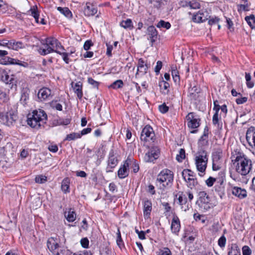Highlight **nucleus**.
Returning a JSON list of instances; mask_svg holds the SVG:
<instances>
[{"instance_id": "f257e3e1", "label": "nucleus", "mask_w": 255, "mask_h": 255, "mask_svg": "<svg viewBox=\"0 0 255 255\" xmlns=\"http://www.w3.org/2000/svg\"><path fill=\"white\" fill-rule=\"evenodd\" d=\"M234 158L232 161H234V164H236V171L242 175H247L252 169L251 160L242 153H238Z\"/></svg>"}, {"instance_id": "f03ea898", "label": "nucleus", "mask_w": 255, "mask_h": 255, "mask_svg": "<svg viewBox=\"0 0 255 255\" xmlns=\"http://www.w3.org/2000/svg\"><path fill=\"white\" fill-rule=\"evenodd\" d=\"M47 120V115L43 110H35L31 115H29L27 124L33 128L38 129L41 127L44 126Z\"/></svg>"}, {"instance_id": "7ed1b4c3", "label": "nucleus", "mask_w": 255, "mask_h": 255, "mask_svg": "<svg viewBox=\"0 0 255 255\" xmlns=\"http://www.w3.org/2000/svg\"><path fill=\"white\" fill-rule=\"evenodd\" d=\"M174 179L173 172L167 168L161 170L157 175L156 182L161 184L164 188L170 187L173 184Z\"/></svg>"}, {"instance_id": "20e7f679", "label": "nucleus", "mask_w": 255, "mask_h": 255, "mask_svg": "<svg viewBox=\"0 0 255 255\" xmlns=\"http://www.w3.org/2000/svg\"><path fill=\"white\" fill-rule=\"evenodd\" d=\"M47 247L54 255H64L68 250L59 245L56 238L51 237L47 242Z\"/></svg>"}, {"instance_id": "39448f33", "label": "nucleus", "mask_w": 255, "mask_h": 255, "mask_svg": "<svg viewBox=\"0 0 255 255\" xmlns=\"http://www.w3.org/2000/svg\"><path fill=\"white\" fill-rule=\"evenodd\" d=\"M198 199L196 204L198 205L200 209L203 211H206L209 210L212 204L210 203V197L205 191H200L198 193Z\"/></svg>"}, {"instance_id": "423d86ee", "label": "nucleus", "mask_w": 255, "mask_h": 255, "mask_svg": "<svg viewBox=\"0 0 255 255\" xmlns=\"http://www.w3.org/2000/svg\"><path fill=\"white\" fill-rule=\"evenodd\" d=\"M47 48H39L38 51L41 55H46L52 52L59 53V50H55V46L58 43V40L54 37H50L45 39Z\"/></svg>"}, {"instance_id": "0eeeda50", "label": "nucleus", "mask_w": 255, "mask_h": 255, "mask_svg": "<svg viewBox=\"0 0 255 255\" xmlns=\"http://www.w3.org/2000/svg\"><path fill=\"white\" fill-rule=\"evenodd\" d=\"M207 161V153L204 150L199 151L196 157V165L197 170L202 173L206 169Z\"/></svg>"}, {"instance_id": "6e6552de", "label": "nucleus", "mask_w": 255, "mask_h": 255, "mask_svg": "<svg viewBox=\"0 0 255 255\" xmlns=\"http://www.w3.org/2000/svg\"><path fill=\"white\" fill-rule=\"evenodd\" d=\"M17 119V115L12 111L0 113V123L7 126H12Z\"/></svg>"}, {"instance_id": "1a4fd4ad", "label": "nucleus", "mask_w": 255, "mask_h": 255, "mask_svg": "<svg viewBox=\"0 0 255 255\" xmlns=\"http://www.w3.org/2000/svg\"><path fill=\"white\" fill-rule=\"evenodd\" d=\"M155 134L152 127L146 125L142 130L140 139L144 142H153Z\"/></svg>"}, {"instance_id": "9d476101", "label": "nucleus", "mask_w": 255, "mask_h": 255, "mask_svg": "<svg viewBox=\"0 0 255 255\" xmlns=\"http://www.w3.org/2000/svg\"><path fill=\"white\" fill-rule=\"evenodd\" d=\"M1 79L6 84L9 85L11 89L16 88L17 80L14 75L12 74L9 75L6 71H3L1 73Z\"/></svg>"}, {"instance_id": "9b49d317", "label": "nucleus", "mask_w": 255, "mask_h": 255, "mask_svg": "<svg viewBox=\"0 0 255 255\" xmlns=\"http://www.w3.org/2000/svg\"><path fill=\"white\" fill-rule=\"evenodd\" d=\"M148 66L142 58L138 59L137 65V70L135 75L136 78H138L146 74Z\"/></svg>"}, {"instance_id": "f8f14e48", "label": "nucleus", "mask_w": 255, "mask_h": 255, "mask_svg": "<svg viewBox=\"0 0 255 255\" xmlns=\"http://www.w3.org/2000/svg\"><path fill=\"white\" fill-rule=\"evenodd\" d=\"M160 150L157 146L152 147L150 150L146 153L145 160L146 162H153L159 157Z\"/></svg>"}, {"instance_id": "ddd939ff", "label": "nucleus", "mask_w": 255, "mask_h": 255, "mask_svg": "<svg viewBox=\"0 0 255 255\" xmlns=\"http://www.w3.org/2000/svg\"><path fill=\"white\" fill-rule=\"evenodd\" d=\"M246 140L249 146L255 150V127H251L246 132Z\"/></svg>"}, {"instance_id": "4468645a", "label": "nucleus", "mask_w": 255, "mask_h": 255, "mask_svg": "<svg viewBox=\"0 0 255 255\" xmlns=\"http://www.w3.org/2000/svg\"><path fill=\"white\" fill-rule=\"evenodd\" d=\"M118 163V160L115 154L114 151L111 150L109 152L108 166L106 168L107 171L112 172V169L117 166Z\"/></svg>"}, {"instance_id": "2eb2a0df", "label": "nucleus", "mask_w": 255, "mask_h": 255, "mask_svg": "<svg viewBox=\"0 0 255 255\" xmlns=\"http://www.w3.org/2000/svg\"><path fill=\"white\" fill-rule=\"evenodd\" d=\"M131 163L130 159H127L124 162L123 165L120 167L118 172V175L120 178H124L128 175V167Z\"/></svg>"}, {"instance_id": "dca6fc26", "label": "nucleus", "mask_w": 255, "mask_h": 255, "mask_svg": "<svg viewBox=\"0 0 255 255\" xmlns=\"http://www.w3.org/2000/svg\"><path fill=\"white\" fill-rule=\"evenodd\" d=\"M188 127L191 128H198L199 125L200 120L197 118L194 113H190L186 117Z\"/></svg>"}, {"instance_id": "f3484780", "label": "nucleus", "mask_w": 255, "mask_h": 255, "mask_svg": "<svg viewBox=\"0 0 255 255\" xmlns=\"http://www.w3.org/2000/svg\"><path fill=\"white\" fill-rule=\"evenodd\" d=\"M52 96L51 91L48 88H42L38 93V98L41 101L50 100Z\"/></svg>"}, {"instance_id": "a211bd4d", "label": "nucleus", "mask_w": 255, "mask_h": 255, "mask_svg": "<svg viewBox=\"0 0 255 255\" xmlns=\"http://www.w3.org/2000/svg\"><path fill=\"white\" fill-rule=\"evenodd\" d=\"M147 34L148 36V39L150 41L151 45L157 38L158 32L153 26H149L147 29Z\"/></svg>"}, {"instance_id": "6ab92c4d", "label": "nucleus", "mask_w": 255, "mask_h": 255, "mask_svg": "<svg viewBox=\"0 0 255 255\" xmlns=\"http://www.w3.org/2000/svg\"><path fill=\"white\" fill-rule=\"evenodd\" d=\"M232 193L233 195L240 199H244L247 196V191L245 189L237 186H235L232 188Z\"/></svg>"}, {"instance_id": "aec40b11", "label": "nucleus", "mask_w": 255, "mask_h": 255, "mask_svg": "<svg viewBox=\"0 0 255 255\" xmlns=\"http://www.w3.org/2000/svg\"><path fill=\"white\" fill-rule=\"evenodd\" d=\"M180 229V222L177 216H174L171 224V230L172 233L178 235Z\"/></svg>"}, {"instance_id": "412c9836", "label": "nucleus", "mask_w": 255, "mask_h": 255, "mask_svg": "<svg viewBox=\"0 0 255 255\" xmlns=\"http://www.w3.org/2000/svg\"><path fill=\"white\" fill-rule=\"evenodd\" d=\"M200 89L196 86L189 88L188 93V97L191 101H194L198 99L199 97Z\"/></svg>"}, {"instance_id": "4be33fe9", "label": "nucleus", "mask_w": 255, "mask_h": 255, "mask_svg": "<svg viewBox=\"0 0 255 255\" xmlns=\"http://www.w3.org/2000/svg\"><path fill=\"white\" fill-rule=\"evenodd\" d=\"M2 44L3 45H6L9 49L15 50H18L24 47L23 44L21 42H16L15 41H8L7 42L3 41Z\"/></svg>"}, {"instance_id": "5701e85b", "label": "nucleus", "mask_w": 255, "mask_h": 255, "mask_svg": "<svg viewBox=\"0 0 255 255\" xmlns=\"http://www.w3.org/2000/svg\"><path fill=\"white\" fill-rule=\"evenodd\" d=\"M84 12L86 16H93L97 12V8L92 4L87 2L86 4Z\"/></svg>"}, {"instance_id": "b1692460", "label": "nucleus", "mask_w": 255, "mask_h": 255, "mask_svg": "<svg viewBox=\"0 0 255 255\" xmlns=\"http://www.w3.org/2000/svg\"><path fill=\"white\" fill-rule=\"evenodd\" d=\"M152 210V203L149 200H145L143 204V216L145 219H148L150 217Z\"/></svg>"}, {"instance_id": "393cba45", "label": "nucleus", "mask_w": 255, "mask_h": 255, "mask_svg": "<svg viewBox=\"0 0 255 255\" xmlns=\"http://www.w3.org/2000/svg\"><path fill=\"white\" fill-rule=\"evenodd\" d=\"M178 195V203L180 205L181 209L182 210L186 211L188 209V206H187V207H184L183 206L187 203V198L186 196L183 194V192H179ZM176 197H177V195H176Z\"/></svg>"}, {"instance_id": "a878e982", "label": "nucleus", "mask_w": 255, "mask_h": 255, "mask_svg": "<svg viewBox=\"0 0 255 255\" xmlns=\"http://www.w3.org/2000/svg\"><path fill=\"white\" fill-rule=\"evenodd\" d=\"M73 90L77 97L81 99L83 97L82 84L80 82L76 83L73 87Z\"/></svg>"}, {"instance_id": "bb28decb", "label": "nucleus", "mask_w": 255, "mask_h": 255, "mask_svg": "<svg viewBox=\"0 0 255 255\" xmlns=\"http://www.w3.org/2000/svg\"><path fill=\"white\" fill-rule=\"evenodd\" d=\"M206 16H205L204 13L199 11L193 16V20L195 22H202L207 19Z\"/></svg>"}, {"instance_id": "cd10ccee", "label": "nucleus", "mask_w": 255, "mask_h": 255, "mask_svg": "<svg viewBox=\"0 0 255 255\" xmlns=\"http://www.w3.org/2000/svg\"><path fill=\"white\" fill-rule=\"evenodd\" d=\"M223 151L221 148L216 149L212 154V160L223 161Z\"/></svg>"}, {"instance_id": "c85d7f7f", "label": "nucleus", "mask_w": 255, "mask_h": 255, "mask_svg": "<svg viewBox=\"0 0 255 255\" xmlns=\"http://www.w3.org/2000/svg\"><path fill=\"white\" fill-rule=\"evenodd\" d=\"M228 250V255H241L240 250L236 244H232Z\"/></svg>"}, {"instance_id": "c756f323", "label": "nucleus", "mask_w": 255, "mask_h": 255, "mask_svg": "<svg viewBox=\"0 0 255 255\" xmlns=\"http://www.w3.org/2000/svg\"><path fill=\"white\" fill-rule=\"evenodd\" d=\"M57 9L68 18H71L72 17V12L68 7H62L59 6L57 7Z\"/></svg>"}, {"instance_id": "7c9ffc66", "label": "nucleus", "mask_w": 255, "mask_h": 255, "mask_svg": "<svg viewBox=\"0 0 255 255\" xmlns=\"http://www.w3.org/2000/svg\"><path fill=\"white\" fill-rule=\"evenodd\" d=\"M187 183V186L188 187L190 188V189H193L194 188L196 185H197L198 182L197 181V179L195 177V176L193 175L190 179L187 180L186 181Z\"/></svg>"}, {"instance_id": "2f4dec72", "label": "nucleus", "mask_w": 255, "mask_h": 255, "mask_svg": "<svg viewBox=\"0 0 255 255\" xmlns=\"http://www.w3.org/2000/svg\"><path fill=\"white\" fill-rule=\"evenodd\" d=\"M65 216L68 222H73L76 220V214L74 211L70 209L68 213H65Z\"/></svg>"}, {"instance_id": "473e14b6", "label": "nucleus", "mask_w": 255, "mask_h": 255, "mask_svg": "<svg viewBox=\"0 0 255 255\" xmlns=\"http://www.w3.org/2000/svg\"><path fill=\"white\" fill-rule=\"evenodd\" d=\"M70 181L68 178H65L61 183V190L65 193L69 192Z\"/></svg>"}, {"instance_id": "72a5a7b5", "label": "nucleus", "mask_w": 255, "mask_h": 255, "mask_svg": "<svg viewBox=\"0 0 255 255\" xmlns=\"http://www.w3.org/2000/svg\"><path fill=\"white\" fill-rule=\"evenodd\" d=\"M224 181L223 179H220L217 182L214 188L215 191L218 193H223L224 191V186L223 185Z\"/></svg>"}, {"instance_id": "f704fd0d", "label": "nucleus", "mask_w": 255, "mask_h": 255, "mask_svg": "<svg viewBox=\"0 0 255 255\" xmlns=\"http://www.w3.org/2000/svg\"><path fill=\"white\" fill-rule=\"evenodd\" d=\"M30 15H32L35 19L36 23H39V14L37 11V7L33 6L28 11Z\"/></svg>"}, {"instance_id": "c9c22d12", "label": "nucleus", "mask_w": 255, "mask_h": 255, "mask_svg": "<svg viewBox=\"0 0 255 255\" xmlns=\"http://www.w3.org/2000/svg\"><path fill=\"white\" fill-rule=\"evenodd\" d=\"M194 175V172L190 169H184L182 172V176L185 182Z\"/></svg>"}, {"instance_id": "e433bc0d", "label": "nucleus", "mask_w": 255, "mask_h": 255, "mask_svg": "<svg viewBox=\"0 0 255 255\" xmlns=\"http://www.w3.org/2000/svg\"><path fill=\"white\" fill-rule=\"evenodd\" d=\"M185 6H189L191 9H198L200 7V3L196 0H193L190 1H186Z\"/></svg>"}, {"instance_id": "4c0bfd02", "label": "nucleus", "mask_w": 255, "mask_h": 255, "mask_svg": "<svg viewBox=\"0 0 255 255\" xmlns=\"http://www.w3.org/2000/svg\"><path fill=\"white\" fill-rule=\"evenodd\" d=\"M223 165V161L212 160V168L214 171L220 170Z\"/></svg>"}, {"instance_id": "58836bf2", "label": "nucleus", "mask_w": 255, "mask_h": 255, "mask_svg": "<svg viewBox=\"0 0 255 255\" xmlns=\"http://www.w3.org/2000/svg\"><path fill=\"white\" fill-rule=\"evenodd\" d=\"M172 76L174 81L175 83H178L180 81V78L178 71L177 70L176 67H172L171 71Z\"/></svg>"}, {"instance_id": "ea45409f", "label": "nucleus", "mask_w": 255, "mask_h": 255, "mask_svg": "<svg viewBox=\"0 0 255 255\" xmlns=\"http://www.w3.org/2000/svg\"><path fill=\"white\" fill-rule=\"evenodd\" d=\"M80 138H81L80 133L72 132L67 135L65 140L70 141Z\"/></svg>"}, {"instance_id": "a19ab883", "label": "nucleus", "mask_w": 255, "mask_h": 255, "mask_svg": "<svg viewBox=\"0 0 255 255\" xmlns=\"http://www.w3.org/2000/svg\"><path fill=\"white\" fill-rule=\"evenodd\" d=\"M185 158V151L184 149L181 148L179 153L176 155V159L178 162H182Z\"/></svg>"}, {"instance_id": "79ce46f5", "label": "nucleus", "mask_w": 255, "mask_h": 255, "mask_svg": "<svg viewBox=\"0 0 255 255\" xmlns=\"http://www.w3.org/2000/svg\"><path fill=\"white\" fill-rule=\"evenodd\" d=\"M121 26L125 28H132V21L130 19H127L126 20H123L120 24Z\"/></svg>"}, {"instance_id": "37998d69", "label": "nucleus", "mask_w": 255, "mask_h": 255, "mask_svg": "<svg viewBox=\"0 0 255 255\" xmlns=\"http://www.w3.org/2000/svg\"><path fill=\"white\" fill-rule=\"evenodd\" d=\"M156 26L159 28L164 27L168 29L170 28L171 24L169 22H166L163 20H161L158 22Z\"/></svg>"}, {"instance_id": "c03bdc74", "label": "nucleus", "mask_w": 255, "mask_h": 255, "mask_svg": "<svg viewBox=\"0 0 255 255\" xmlns=\"http://www.w3.org/2000/svg\"><path fill=\"white\" fill-rule=\"evenodd\" d=\"M124 85V83L121 80H118L115 81L111 85L110 87L114 89L122 88Z\"/></svg>"}, {"instance_id": "a18cd8bd", "label": "nucleus", "mask_w": 255, "mask_h": 255, "mask_svg": "<svg viewBox=\"0 0 255 255\" xmlns=\"http://www.w3.org/2000/svg\"><path fill=\"white\" fill-rule=\"evenodd\" d=\"M35 181L37 183L42 184L47 181V177L43 175H37L35 178Z\"/></svg>"}, {"instance_id": "49530a36", "label": "nucleus", "mask_w": 255, "mask_h": 255, "mask_svg": "<svg viewBox=\"0 0 255 255\" xmlns=\"http://www.w3.org/2000/svg\"><path fill=\"white\" fill-rule=\"evenodd\" d=\"M117 244L118 246L121 248L123 246H124V243L123 240L122 239L121 232L120 229H118V232L117 233Z\"/></svg>"}, {"instance_id": "de8ad7c7", "label": "nucleus", "mask_w": 255, "mask_h": 255, "mask_svg": "<svg viewBox=\"0 0 255 255\" xmlns=\"http://www.w3.org/2000/svg\"><path fill=\"white\" fill-rule=\"evenodd\" d=\"M157 255H171V252L168 248H163L159 250Z\"/></svg>"}, {"instance_id": "09e8293b", "label": "nucleus", "mask_w": 255, "mask_h": 255, "mask_svg": "<svg viewBox=\"0 0 255 255\" xmlns=\"http://www.w3.org/2000/svg\"><path fill=\"white\" fill-rule=\"evenodd\" d=\"M245 20L248 23V24L252 28H253L252 26L251 20L253 21V23L255 24V16L254 14H251L249 16H247L245 17Z\"/></svg>"}, {"instance_id": "8fccbe9b", "label": "nucleus", "mask_w": 255, "mask_h": 255, "mask_svg": "<svg viewBox=\"0 0 255 255\" xmlns=\"http://www.w3.org/2000/svg\"><path fill=\"white\" fill-rule=\"evenodd\" d=\"M226 244V238L224 236V235H223L218 240V244L220 247H221V248H223L225 247Z\"/></svg>"}, {"instance_id": "3c124183", "label": "nucleus", "mask_w": 255, "mask_h": 255, "mask_svg": "<svg viewBox=\"0 0 255 255\" xmlns=\"http://www.w3.org/2000/svg\"><path fill=\"white\" fill-rule=\"evenodd\" d=\"M242 252L243 255H251L252 251L249 247L247 246H244L242 248Z\"/></svg>"}, {"instance_id": "603ef678", "label": "nucleus", "mask_w": 255, "mask_h": 255, "mask_svg": "<svg viewBox=\"0 0 255 255\" xmlns=\"http://www.w3.org/2000/svg\"><path fill=\"white\" fill-rule=\"evenodd\" d=\"M159 86L161 90L163 89L166 90H168L169 87V84L168 82L162 80L159 82Z\"/></svg>"}, {"instance_id": "864d4df0", "label": "nucleus", "mask_w": 255, "mask_h": 255, "mask_svg": "<svg viewBox=\"0 0 255 255\" xmlns=\"http://www.w3.org/2000/svg\"><path fill=\"white\" fill-rule=\"evenodd\" d=\"M88 82L89 84L93 86L94 88H98L99 83L95 80H94L93 78L91 77H89L88 78Z\"/></svg>"}, {"instance_id": "5fc2aeb1", "label": "nucleus", "mask_w": 255, "mask_h": 255, "mask_svg": "<svg viewBox=\"0 0 255 255\" xmlns=\"http://www.w3.org/2000/svg\"><path fill=\"white\" fill-rule=\"evenodd\" d=\"M218 113L219 112H215V113L214 114V115H213V117L212 122H213V124L214 125H217L218 127H219L220 125L219 124Z\"/></svg>"}, {"instance_id": "6e6d98bb", "label": "nucleus", "mask_w": 255, "mask_h": 255, "mask_svg": "<svg viewBox=\"0 0 255 255\" xmlns=\"http://www.w3.org/2000/svg\"><path fill=\"white\" fill-rule=\"evenodd\" d=\"M135 232L138 235V237L140 240L145 239V232L144 231H139L136 228L135 229Z\"/></svg>"}, {"instance_id": "4d7b16f0", "label": "nucleus", "mask_w": 255, "mask_h": 255, "mask_svg": "<svg viewBox=\"0 0 255 255\" xmlns=\"http://www.w3.org/2000/svg\"><path fill=\"white\" fill-rule=\"evenodd\" d=\"M58 54H59L60 55H61L62 56V58H63V60L64 61V62L67 63V64H68L69 62V59L68 58V53H66V52H61L60 51H59V53H57Z\"/></svg>"}, {"instance_id": "13d9d810", "label": "nucleus", "mask_w": 255, "mask_h": 255, "mask_svg": "<svg viewBox=\"0 0 255 255\" xmlns=\"http://www.w3.org/2000/svg\"><path fill=\"white\" fill-rule=\"evenodd\" d=\"M216 181V179L212 177H210L206 180V184L208 187H212L215 182Z\"/></svg>"}, {"instance_id": "bf43d9fd", "label": "nucleus", "mask_w": 255, "mask_h": 255, "mask_svg": "<svg viewBox=\"0 0 255 255\" xmlns=\"http://www.w3.org/2000/svg\"><path fill=\"white\" fill-rule=\"evenodd\" d=\"M159 110L162 113H166L168 112L169 110L168 107H167L165 104H163L159 106Z\"/></svg>"}, {"instance_id": "052dcab7", "label": "nucleus", "mask_w": 255, "mask_h": 255, "mask_svg": "<svg viewBox=\"0 0 255 255\" xmlns=\"http://www.w3.org/2000/svg\"><path fill=\"white\" fill-rule=\"evenodd\" d=\"M246 3V4H241L238 5V10L239 12H240L242 10H244V11L248 10V8L249 7V5L248 4V2Z\"/></svg>"}, {"instance_id": "680f3d73", "label": "nucleus", "mask_w": 255, "mask_h": 255, "mask_svg": "<svg viewBox=\"0 0 255 255\" xmlns=\"http://www.w3.org/2000/svg\"><path fill=\"white\" fill-rule=\"evenodd\" d=\"M93 44L91 40H87L85 42L84 44V49L87 51L90 49L91 47L93 46Z\"/></svg>"}, {"instance_id": "e2e57ef3", "label": "nucleus", "mask_w": 255, "mask_h": 255, "mask_svg": "<svg viewBox=\"0 0 255 255\" xmlns=\"http://www.w3.org/2000/svg\"><path fill=\"white\" fill-rule=\"evenodd\" d=\"M162 66V62L160 61H158L156 63V65L154 69V71L156 73V74H158L159 73V71L160 69H161Z\"/></svg>"}, {"instance_id": "0e129e2a", "label": "nucleus", "mask_w": 255, "mask_h": 255, "mask_svg": "<svg viewBox=\"0 0 255 255\" xmlns=\"http://www.w3.org/2000/svg\"><path fill=\"white\" fill-rule=\"evenodd\" d=\"M89 240L87 238H83L81 240V244L84 248H88L89 246Z\"/></svg>"}, {"instance_id": "69168bd1", "label": "nucleus", "mask_w": 255, "mask_h": 255, "mask_svg": "<svg viewBox=\"0 0 255 255\" xmlns=\"http://www.w3.org/2000/svg\"><path fill=\"white\" fill-rule=\"evenodd\" d=\"M248 98L247 97H241L239 98H237L236 100V103L238 105H241L247 102Z\"/></svg>"}, {"instance_id": "338daca9", "label": "nucleus", "mask_w": 255, "mask_h": 255, "mask_svg": "<svg viewBox=\"0 0 255 255\" xmlns=\"http://www.w3.org/2000/svg\"><path fill=\"white\" fill-rule=\"evenodd\" d=\"M220 19L217 17L214 18H212L210 19L208 21V23L210 25H213L218 24L219 21Z\"/></svg>"}, {"instance_id": "774afa93", "label": "nucleus", "mask_w": 255, "mask_h": 255, "mask_svg": "<svg viewBox=\"0 0 255 255\" xmlns=\"http://www.w3.org/2000/svg\"><path fill=\"white\" fill-rule=\"evenodd\" d=\"M48 149L49 151L52 152H56L58 150V146L54 144V145H50L48 146Z\"/></svg>"}]
</instances>
